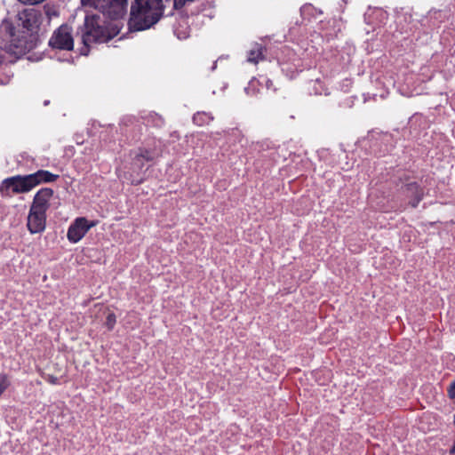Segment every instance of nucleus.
I'll list each match as a JSON object with an SVG mask.
<instances>
[{"instance_id":"nucleus-1","label":"nucleus","mask_w":455,"mask_h":455,"mask_svg":"<svg viewBox=\"0 0 455 455\" xmlns=\"http://www.w3.org/2000/svg\"><path fill=\"white\" fill-rule=\"evenodd\" d=\"M108 29L104 27L101 19L96 15H87L84 27L81 28V41L84 46L81 53L86 55L88 48L94 43H104L110 39Z\"/></svg>"},{"instance_id":"nucleus-2","label":"nucleus","mask_w":455,"mask_h":455,"mask_svg":"<svg viewBox=\"0 0 455 455\" xmlns=\"http://www.w3.org/2000/svg\"><path fill=\"white\" fill-rule=\"evenodd\" d=\"M82 4L99 10L112 20L124 17L127 9V0H82Z\"/></svg>"},{"instance_id":"nucleus-3","label":"nucleus","mask_w":455,"mask_h":455,"mask_svg":"<svg viewBox=\"0 0 455 455\" xmlns=\"http://www.w3.org/2000/svg\"><path fill=\"white\" fill-rule=\"evenodd\" d=\"M15 178L19 188L18 192H20V194H25L28 193L41 183L55 181L59 178V175L53 174L49 171L39 170L28 175H15Z\"/></svg>"},{"instance_id":"nucleus-4","label":"nucleus","mask_w":455,"mask_h":455,"mask_svg":"<svg viewBox=\"0 0 455 455\" xmlns=\"http://www.w3.org/2000/svg\"><path fill=\"white\" fill-rule=\"evenodd\" d=\"M49 45L59 50L70 51L74 47L72 28L64 24L59 27L51 36Z\"/></svg>"},{"instance_id":"nucleus-5","label":"nucleus","mask_w":455,"mask_h":455,"mask_svg":"<svg viewBox=\"0 0 455 455\" xmlns=\"http://www.w3.org/2000/svg\"><path fill=\"white\" fill-rule=\"evenodd\" d=\"M95 223H88L85 218L80 217L75 220V221L70 225L68 230V239L71 243H77L80 241L85 234L89 231L91 228H92Z\"/></svg>"},{"instance_id":"nucleus-6","label":"nucleus","mask_w":455,"mask_h":455,"mask_svg":"<svg viewBox=\"0 0 455 455\" xmlns=\"http://www.w3.org/2000/svg\"><path fill=\"white\" fill-rule=\"evenodd\" d=\"M27 227L31 234L44 232L46 227V212L30 207L27 220Z\"/></svg>"},{"instance_id":"nucleus-7","label":"nucleus","mask_w":455,"mask_h":455,"mask_svg":"<svg viewBox=\"0 0 455 455\" xmlns=\"http://www.w3.org/2000/svg\"><path fill=\"white\" fill-rule=\"evenodd\" d=\"M52 196L53 190L52 188H41L35 195L30 207L46 212V211L50 207V200L52 199Z\"/></svg>"},{"instance_id":"nucleus-8","label":"nucleus","mask_w":455,"mask_h":455,"mask_svg":"<svg viewBox=\"0 0 455 455\" xmlns=\"http://www.w3.org/2000/svg\"><path fill=\"white\" fill-rule=\"evenodd\" d=\"M18 184L15 176L4 179L0 184V195L2 197H12L18 192Z\"/></svg>"},{"instance_id":"nucleus-9","label":"nucleus","mask_w":455,"mask_h":455,"mask_svg":"<svg viewBox=\"0 0 455 455\" xmlns=\"http://www.w3.org/2000/svg\"><path fill=\"white\" fill-rule=\"evenodd\" d=\"M19 25L28 30H31L37 22V15L34 10H23L18 14Z\"/></svg>"},{"instance_id":"nucleus-10","label":"nucleus","mask_w":455,"mask_h":455,"mask_svg":"<svg viewBox=\"0 0 455 455\" xmlns=\"http://www.w3.org/2000/svg\"><path fill=\"white\" fill-rule=\"evenodd\" d=\"M263 52L264 48L260 44H253L248 52L247 60L251 63L258 64L264 59Z\"/></svg>"},{"instance_id":"nucleus-11","label":"nucleus","mask_w":455,"mask_h":455,"mask_svg":"<svg viewBox=\"0 0 455 455\" xmlns=\"http://www.w3.org/2000/svg\"><path fill=\"white\" fill-rule=\"evenodd\" d=\"M213 120V116L205 112H198L193 116V122L198 126L210 124Z\"/></svg>"},{"instance_id":"nucleus-12","label":"nucleus","mask_w":455,"mask_h":455,"mask_svg":"<svg viewBox=\"0 0 455 455\" xmlns=\"http://www.w3.org/2000/svg\"><path fill=\"white\" fill-rule=\"evenodd\" d=\"M144 159L146 161H153L155 159V155L147 148L140 149V152L137 154V160L140 161Z\"/></svg>"},{"instance_id":"nucleus-13","label":"nucleus","mask_w":455,"mask_h":455,"mask_svg":"<svg viewBox=\"0 0 455 455\" xmlns=\"http://www.w3.org/2000/svg\"><path fill=\"white\" fill-rule=\"evenodd\" d=\"M116 323V316L113 312H108L106 318L105 325L108 331H112Z\"/></svg>"},{"instance_id":"nucleus-14","label":"nucleus","mask_w":455,"mask_h":455,"mask_svg":"<svg viewBox=\"0 0 455 455\" xmlns=\"http://www.w3.org/2000/svg\"><path fill=\"white\" fill-rule=\"evenodd\" d=\"M448 395L455 402V380L451 383L448 388Z\"/></svg>"},{"instance_id":"nucleus-15","label":"nucleus","mask_w":455,"mask_h":455,"mask_svg":"<svg viewBox=\"0 0 455 455\" xmlns=\"http://www.w3.org/2000/svg\"><path fill=\"white\" fill-rule=\"evenodd\" d=\"M133 164L139 168H142L144 166V159H141L140 161L137 160V155L133 158Z\"/></svg>"},{"instance_id":"nucleus-16","label":"nucleus","mask_w":455,"mask_h":455,"mask_svg":"<svg viewBox=\"0 0 455 455\" xmlns=\"http://www.w3.org/2000/svg\"><path fill=\"white\" fill-rule=\"evenodd\" d=\"M24 4H36L44 2V0H21Z\"/></svg>"},{"instance_id":"nucleus-17","label":"nucleus","mask_w":455,"mask_h":455,"mask_svg":"<svg viewBox=\"0 0 455 455\" xmlns=\"http://www.w3.org/2000/svg\"><path fill=\"white\" fill-rule=\"evenodd\" d=\"M48 381L52 384H58V379L56 377H53V376H50L49 379H48Z\"/></svg>"},{"instance_id":"nucleus-18","label":"nucleus","mask_w":455,"mask_h":455,"mask_svg":"<svg viewBox=\"0 0 455 455\" xmlns=\"http://www.w3.org/2000/svg\"><path fill=\"white\" fill-rule=\"evenodd\" d=\"M451 453L455 454V443H454V445L452 446V448L451 450Z\"/></svg>"},{"instance_id":"nucleus-19","label":"nucleus","mask_w":455,"mask_h":455,"mask_svg":"<svg viewBox=\"0 0 455 455\" xmlns=\"http://www.w3.org/2000/svg\"><path fill=\"white\" fill-rule=\"evenodd\" d=\"M419 200H420V197H419V198H418L417 202H415V203H413V204H412V206H413V207H416Z\"/></svg>"}]
</instances>
